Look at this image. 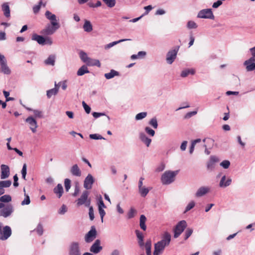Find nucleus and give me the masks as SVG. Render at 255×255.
<instances>
[{"label":"nucleus","instance_id":"1","mask_svg":"<svg viewBox=\"0 0 255 255\" xmlns=\"http://www.w3.org/2000/svg\"><path fill=\"white\" fill-rule=\"evenodd\" d=\"M170 241V235L168 233L165 232L162 237V240L154 244V251L162 254L165 247L169 245Z\"/></svg>","mask_w":255,"mask_h":255},{"label":"nucleus","instance_id":"2","mask_svg":"<svg viewBox=\"0 0 255 255\" xmlns=\"http://www.w3.org/2000/svg\"><path fill=\"white\" fill-rule=\"evenodd\" d=\"M178 172V170L174 171L168 170L164 172L161 177V181L162 184L168 185L174 182Z\"/></svg>","mask_w":255,"mask_h":255},{"label":"nucleus","instance_id":"3","mask_svg":"<svg viewBox=\"0 0 255 255\" xmlns=\"http://www.w3.org/2000/svg\"><path fill=\"white\" fill-rule=\"evenodd\" d=\"M89 192L88 191H84L81 196L76 200L77 206L84 205L87 207H89L91 204V199L89 198Z\"/></svg>","mask_w":255,"mask_h":255},{"label":"nucleus","instance_id":"4","mask_svg":"<svg viewBox=\"0 0 255 255\" xmlns=\"http://www.w3.org/2000/svg\"><path fill=\"white\" fill-rule=\"evenodd\" d=\"M0 216L7 218L10 216L14 211L13 207L11 204L5 206L2 203H0Z\"/></svg>","mask_w":255,"mask_h":255},{"label":"nucleus","instance_id":"5","mask_svg":"<svg viewBox=\"0 0 255 255\" xmlns=\"http://www.w3.org/2000/svg\"><path fill=\"white\" fill-rule=\"evenodd\" d=\"M0 72L6 75H9L11 70L7 66L6 60L3 55L0 53Z\"/></svg>","mask_w":255,"mask_h":255},{"label":"nucleus","instance_id":"6","mask_svg":"<svg viewBox=\"0 0 255 255\" xmlns=\"http://www.w3.org/2000/svg\"><path fill=\"white\" fill-rule=\"evenodd\" d=\"M45 16L46 18L50 21L49 24L56 27L58 28H60V25L59 22V19L57 18L55 14H53L49 10H47L45 13Z\"/></svg>","mask_w":255,"mask_h":255},{"label":"nucleus","instance_id":"7","mask_svg":"<svg viewBox=\"0 0 255 255\" xmlns=\"http://www.w3.org/2000/svg\"><path fill=\"white\" fill-rule=\"evenodd\" d=\"M11 235V228L8 226H5L2 228V224L0 223V240L2 241L6 240Z\"/></svg>","mask_w":255,"mask_h":255},{"label":"nucleus","instance_id":"8","mask_svg":"<svg viewBox=\"0 0 255 255\" xmlns=\"http://www.w3.org/2000/svg\"><path fill=\"white\" fill-rule=\"evenodd\" d=\"M187 226L186 222L185 220H182L178 223L174 230V237L178 238L183 232Z\"/></svg>","mask_w":255,"mask_h":255},{"label":"nucleus","instance_id":"9","mask_svg":"<svg viewBox=\"0 0 255 255\" xmlns=\"http://www.w3.org/2000/svg\"><path fill=\"white\" fill-rule=\"evenodd\" d=\"M197 17L200 18L214 19V15L211 8L204 9L200 10L197 15Z\"/></svg>","mask_w":255,"mask_h":255},{"label":"nucleus","instance_id":"10","mask_svg":"<svg viewBox=\"0 0 255 255\" xmlns=\"http://www.w3.org/2000/svg\"><path fill=\"white\" fill-rule=\"evenodd\" d=\"M97 237V231L95 226H92L90 230L86 234L85 241L87 243L93 242Z\"/></svg>","mask_w":255,"mask_h":255},{"label":"nucleus","instance_id":"11","mask_svg":"<svg viewBox=\"0 0 255 255\" xmlns=\"http://www.w3.org/2000/svg\"><path fill=\"white\" fill-rule=\"evenodd\" d=\"M178 48L169 51L166 54V61L169 64H171L176 58Z\"/></svg>","mask_w":255,"mask_h":255},{"label":"nucleus","instance_id":"12","mask_svg":"<svg viewBox=\"0 0 255 255\" xmlns=\"http://www.w3.org/2000/svg\"><path fill=\"white\" fill-rule=\"evenodd\" d=\"M69 255H81L80 247L78 243L73 242L69 247Z\"/></svg>","mask_w":255,"mask_h":255},{"label":"nucleus","instance_id":"13","mask_svg":"<svg viewBox=\"0 0 255 255\" xmlns=\"http://www.w3.org/2000/svg\"><path fill=\"white\" fill-rule=\"evenodd\" d=\"M56 27L48 24L43 29L40 33L45 35H51L55 33V32L58 29Z\"/></svg>","mask_w":255,"mask_h":255},{"label":"nucleus","instance_id":"14","mask_svg":"<svg viewBox=\"0 0 255 255\" xmlns=\"http://www.w3.org/2000/svg\"><path fill=\"white\" fill-rule=\"evenodd\" d=\"M244 65L246 66L247 71H252L255 70V59L250 58L244 62Z\"/></svg>","mask_w":255,"mask_h":255},{"label":"nucleus","instance_id":"15","mask_svg":"<svg viewBox=\"0 0 255 255\" xmlns=\"http://www.w3.org/2000/svg\"><path fill=\"white\" fill-rule=\"evenodd\" d=\"M211 188L209 186H201L198 189L196 193L195 197L197 198L205 196L210 192Z\"/></svg>","mask_w":255,"mask_h":255},{"label":"nucleus","instance_id":"16","mask_svg":"<svg viewBox=\"0 0 255 255\" xmlns=\"http://www.w3.org/2000/svg\"><path fill=\"white\" fill-rule=\"evenodd\" d=\"M94 182V179L93 176L89 174L85 178L84 181V187L87 190L91 189Z\"/></svg>","mask_w":255,"mask_h":255},{"label":"nucleus","instance_id":"17","mask_svg":"<svg viewBox=\"0 0 255 255\" xmlns=\"http://www.w3.org/2000/svg\"><path fill=\"white\" fill-rule=\"evenodd\" d=\"M25 122L29 125V128L32 132L35 133L38 127L36 121L33 117H29L25 120Z\"/></svg>","mask_w":255,"mask_h":255},{"label":"nucleus","instance_id":"18","mask_svg":"<svg viewBox=\"0 0 255 255\" xmlns=\"http://www.w3.org/2000/svg\"><path fill=\"white\" fill-rule=\"evenodd\" d=\"M103 248L101 246V241L98 239L95 241L90 249V251L94 254H98L102 250Z\"/></svg>","mask_w":255,"mask_h":255},{"label":"nucleus","instance_id":"19","mask_svg":"<svg viewBox=\"0 0 255 255\" xmlns=\"http://www.w3.org/2000/svg\"><path fill=\"white\" fill-rule=\"evenodd\" d=\"M1 169V174H0V178L2 179H4L7 178L9 177L10 174L9 168V167L5 164H2L0 166Z\"/></svg>","mask_w":255,"mask_h":255},{"label":"nucleus","instance_id":"20","mask_svg":"<svg viewBox=\"0 0 255 255\" xmlns=\"http://www.w3.org/2000/svg\"><path fill=\"white\" fill-rule=\"evenodd\" d=\"M219 161L217 157L214 156H211L210 160L207 164V168L209 171H213L215 167V163Z\"/></svg>","mask_w":255,"mask_h":255},{"label":"nucleus","instance_id":"21","mask_svg":"<svg viewBox=\"0 0 255 255\" xmlns=\"http://www.w3.org/2000/svg\"><path fill=\"white\" fill-rule=\"evenodd\" d=\"M1 10L5 17L9 18L10 17V7L8 2H5L1 4Z\"/></svg>","mask_w":255,"mask_h":255},{"label":"nucleus","instance_id":"22","mask_svg":"<svg viewBox=\"0 0 255 255\" xmlns=\"http://www.w3.org/2000/svg\"><path fill=\"white\" fill-rule=\"evenodd\" d=\"M139 138L141 141L145 144L147 147H149L151 142V139L148 138L145 133L141 132L139 134Z\"/></svg>","mask_w":255,"mask_h":255},{"label":"nucleus","instance_id":"23","mask_svg":"<svg viewBox=\"0 0 255 255\" xmlns=\"http://www.w3.org/2000/svg\"><path fill=\"white\" fill-rule=\"evenodd\" d=\"M31 39L33 41H36L40 45H44L45 44V38L36 33L32 34Z\"/></svg>","mask_w":255,"mask_h":255},{"label":"nucleus","instance_id":"24","mask_svg":"<svg viewBox=\"0 0 255 255\" xmlns=\"http://www.w3.org/2000/svg\"><path fill=\"white\" fill-rule=\"evenodd\" d=\"M232 182V179L231 178H228L226 179V176L224 175L219 183V186L220 187L225 188L229 186Z\"/></svg>","mask_w":255,"mask_h":255},{"label":"nucleus","instance_id":"25","mask_svg":"<svg viewBox=\"0 0 255 255\" xmlns=\"http://www.w3.org/2000/svg\"><path fill=\"white\" fill-rule=\"evenodd\" d=\"M71 174L75 176H80L81 175V171L77 164L73 165L70 169Z\"/></svg>","mask_w":255,"mask_h":255},{"label":"nucleus","instance_id":"26","mask_svg":"<svg viewBox=\"0 0 255 255\" xmlns=\"http://www.w3.org/2000/svg\"><path fill=\"white\" fill-rule=\"evenodd\" d=\"M54 193L60 198L63 193V188L61 184H58L53 189Z\"/></svg>","mask_w":255,"mask_h":255},{"label":"nucleus","instance_id":"27","mask_svg":"<svg viewBox=\"0 0 255 255\" xmlns=\"http://www.w3.org/2000/svg\"><path fill=\"white\" fill-rule=\"evenodd\" d=\"M84 30L87 32H90L93 30V26L91 22L88 20H85L83 26Z\"/></svg>","mask_w":255,"mask_h":255},{"label":"nucleus","instance_id":"28","mask_svg":"<svg viewBox=\"0 0 255 255\" xmlns=\"http://www.w3.org/2000/svg\"><path fill=\"white\" fill-rule=\"evenodd\" d=\"M135 234L138 239V243L140 247H143L144 245L143 243V236L142 233L138 230L135 231Z\"/></svg>","mask_w":255,"mask_h":255},{"label":"nucleus","instance_id":"29","mask_svg":"<svg viewBox=\"0 0 255 255\" xmlns=\"http://www.w3.org/2000/svg\"><path fill=\"white\" fill-rule=\"evenodd\" d=\"M55 62V56L54 55H50L44 61V63L47 65L54 66Z\"/></svg>","mask_w":255,"mask_h":255},{"label":"nucleus","instance_id":"30","mask_svg":"<svg viewBox=\"0 0 255 255\" xmlns=\"http://www.w3.org/2000/svg\"><path fill=\"white\" fill-rule=\"evenodd\" d=\"M146 221V217L144 215H141L140 217L139 226L140 228L143 231H145L146 229V226L145 225Z\"/></svg>","mask_w":255,"mask_h":255},{"label":"nucleus","instance_id":"31","mask_svg":"<svg viewBox=\"0 0 255 255\" xmlns=\"http://www.w3.org/2000/svg\"><path fill=\"white\" fill-rule=\"evenodd\" d=\"M119 75V73L118 72L114 70H111L109 73H105L104 76L107 79H110L116 76Z\"/></svg>","mask_w":255,"mask_h":255},{"label":"nucleus","instance_id":"32","mask_svg":"<svg viewBox=\"0 0 255 255\" xmlns=\"http://www.w3.org/2000/svg\"><path fill=\"white\" fill-rule=\"evenodd\" d=\"M150 189H148L145 186L141 187L138 188V192L141 197H145L148 193Z\"/></svg>","mask_w":255,"mask_h":255},{"label":"nucleus","instance_id":"33","mask_svg":"<svg viewBox=\"0 0 255 255\" xmlns=\"http://www.w3.org/2000/svg\"><path fill=\"white\" fill-rule=\"evenodd\" d=\"M89 71L87 67L85 65H83L77 71V75L78 76H82L86 73H89Z\"/></svg>","mask_w":255,"mask_h":255},{"label":"nucleus","instance_id":"34","mask_svg":"<svg viewBox=\"0 0 255 255\" xmlns=\"http://www.w3.org/2000/svg\"><path fill=\"white\" fill-rule=\"evenodd\" d=\"M59 90V87H55L53 89L47 91V96L48 98H50L53 95H56Z\"/></svg>","mask_w":255,"mask_h":255},{"label":"nucleus","instance_id":"35","mask_svg":"<svg viewBox=\"0 0 255 255\" xmlns=\"http://www.w3.org/2000/svg\"><path fill=\"white\" fill-rule=\"evenodd\" d=\"M88 66H97L100 67L101 64L98 60L92 59L90 58L88 61L86 63Z\"/></svg>","mask_w":255,"mask_h":255},{"label":"nucleus","instance_id":"36","mask_svg":"<svg viewBox=\"0 0 255 255\" xmlns=\"http://www.w3.org/2000/svg\"><path fill=\"white\" fill-rule=\"evenodd\" d=\"M195 73V70L193 69H187L183 70L181 73L182 77H186L189 74L193 75Z\"/></svg>","mask_w":255,"mask_h":255},{"label":"nucleus","instance_id":"37","mask_svg":"<svg viewBox=\"0 0 255 255\" xmlns=\"http://www.w3.org/2000/svg\"><path fill=\"white\" fill-rule=\"evenodd\" d=\"M25 108L29 111H32L35 118H42L43 117L42 112L38 110H32L31 108L25 107Z\"/></svg>","mask_w":255,"mask_h":255},{"label":"nucleus","instance_id":"38","mask_svg":"<svg viewBox=\"0 0 255 255\" xmlns=\"http://www.w3.org/2000/svg\"><path fill=\"white\" fill-rule=\"evenodd\" d=\"M145 248L147 255H151V241L150 240H147L145 244Z\"/></svg>","mask_w":255,"mask_h":255},{"label":"nucleus","instance_id":"39","mask_svg":"<svg viewBox=\"0 0 255 255\" xmlns=\"http://www.w3.org/2000/svg\"><path fill=\"white\" fill-rule=\"evenodd\" d=\"M146 54L145 51H139L137 54H133L131 56V59H136L144 57Z\"/></svg>","mask_w":255,"mask_h":255},{"label":"nucleus","instance_id":"40","mask_svg":"<svg viewBox=\"0 0 255 255\" xmlns=\"http://www.w3.org/2000/svg\"><path fill=\"white\" fill-rule=\"evenodd\" d=\"M11 201V197L9 195H4L0 197V203H8Z\"/></svg>","mask_w":255,"mask_h":255},{"label":"nucleus","instance_id":"41","mask_svg":"<svg viewBox=\"0 0 255 255\" xmlns=\"http://www.w3.org/2000/svg\"><path fill=\"white\" fill-rule=\"evenodd\" d=\"M43 5V6H45V5H46V3H43V2H42V0H41L39 2H38V4H37V5H34L33 7V12L35 13V14H36L37 13L40 8H41V5Z\"/></svg>","mask_w":255,"mask_h":255},{"label":"nucleus","instance_id":"42","mask_svg":"<svg viewBox=\"0 0 255 255\" xmlns=\"http://www.w3.org/2000/svg\"><path fill=\"white\" fill-rule=\"evenodd\" d=\"M129 40V39H123L119 40V41H114L113 42L110 43L106 45L105 46V48L106 49L110 48L114 46V45H116V44H118L119 43H121V42H123V41Z\"/></svg>","mask_w":255,"mask_h":255},{"label":"nucleus","instance_id":"43","mask_svg":"<svg viewBox=\"0 0 255 255\" xmlns=\"http://www.w3.org/2000/svg\"><path fill=\"white\" fill-rule=\"evenodd\" d=\"M11 185V181L9 180L0 181V187L4 188L9 187Z\"/></svg>","mask_w":255,"mask_h":255},{"label":"nucleus","instance_id":"44","mask_svg":"<svg viewBox=\"0 0 255 255\" xmlns=\"http://www.w3.org/2000/svg\"><path fill=\"white\" fill-rule=\"evenodd\" d=\"M80 57L81 59L84 62L86 63L88 60L90 59V58L88 56L86 53L83 51H81L80 52Z\"/></svg>","mask_w":255,"mask_h":255},{"label":"nucleus","instance_id":"45","mask_svg":"<svg viewBox=\"0 0 255 255\" xmlns=\"http://www.w3.org/2000/svg\"><path fill=\"white\" fill-rule=\"evenodd\" d=\"M147 116V113L146 112H141L137 114L135 117V119L136 120H141L144 118H145Z\"/></svg>","mask_w":255,"mask_h":255},{"label":"nucleus","instance_id":"46","mask_svg":"<svg viewBox=\"0 0 255 255\" xmlns=\"http://www.w3.org/2000/svg\"><path fill=\"white\" fill-rule=\"evenodd\" d=\"M149 125L152 126L154 128L156 129L158 127V123L157 119L155 118H152L149 122Z\"/></svg>","mask_w":255,"mask_h":255},{"label":"nucleus","instance_id":"47","mask_svg":"<svg viewBox=\"0 0 255 255\" xmlns=\"http://www.w3.org/2000/svg\"><path fill=\"white\" fill-rule=\"evenodd\" d=\"M187 26L189 29H195L198 26L194 21L190 20L187 22Z\"/></svg>","mask_w":255,"mask_h":255},{"label":"nucleus","instance_id":"48","mask_svg":"<svg viewBox=\"0 0 255 255\" xmlns=\"http://www.w3.org/2000/svg\"><path fill=\"white\" fill-rule=\"evenodd\" d=\"M90 138L93 139H105V138L103 137L102 135L99 134L95 133V134H91L89 135Z\"/></svg>","mask_w":255,"mask_h":255},{"label":"nucleus","instance_id":"49","mask_svg":"<svg viewBox=\"0 0 255 255\" xmlns=\"http://www.w3.org/2000/svg\"><path fill=\"white\" fill-rule=\"evenodd\" d=\"M195 203L194 202V201H190L188 204L187 205V206L186 207V208H185V212H187L189 211H190V210H191L192 208H194V207L195 206Z\"/></svg>","mask_w":255,"mask_h":255},{"label":"nucleus","instance_id":"50","mask_svg":"<svg viewBox=\"0 0 255 255\" xmlns=\"http://www.w3.org/2000/svg\"><path fill=\"white\" fill-rule=\"evenodd\" d=\"M145 131L147 134L151 136H153L155 135V131L148 127L145 128Z\"/></svg>","mask_w":255,"mask_h":255},{"label":"nucleus","instance_id":"51","mask_svg":"<svg viewBox=\"0 0 255 255\" xmlns=\"http://www.w3.org/2000/svg\"><path fill=\"white\" fill-rule=\"evenodd\" d=\"M64 185L66 191L68 192L71 187V180L68 178L65 179L64 180Z\"/></svg>","mask_w":255,"mask_h":255},{"label":"nucleus","instance_id":"52","mask_svg":"<svg viewBox=\"0 0 255 255\" xmlns=\"http://www.w3.org/2000/svg\"><path fill=\"white\" fill-rule=\"evenodd\" d=\"M30 203V200L29 196L28 195H26L25 194V198L21 202V205H29Z\"/></svg>","mask_w":255,"mask_h":255},{"label":"nucleus","instance_id":"53","mask_svg":"<svg viewBox=\"0 0 255 255\" xmlns=\"http://www.w3.org/2000/svg\"><path fill=\"white\" fill-rule=\"evenodd\" d=\"M220 165L224 169H227L230 165V162L229 160H225L220 163Z\"/></svg>","mask_w":255,"mask_h":255},{"label":"nucleus","instance_id":"54","mask_svg":"<svg viewBox=\"0 0 255 255\" xmlns=\"http://www.w3.org/2000/svg\"><path fill=\"white\" fill-rule=\"evenodd\" d=\"M88 207L89 208V218H90V220L93 221L95 218L93 208L92 206H90Z\"/></svg>","mask_w":255,"mask_h":255},{"label":"nucleus","instance_id":"55","mask_svg":"<svg viewBox=\"0 0 255 255\" xmlns=\"http://www.w3.org/2000/svg\"><path fill=\"white\" fill-rule=\"evenodd\" d=\"M116 0H107L105 3L109 7H113L116 4Z\"/></svg>","mask_w":255,"mask_h":255},{"label":"nucleus","instance_id":"56","mask_svg":"<svg viewBox=\"0 0 255 255\" xmlns=\"http://www.w3.org/2000/svg\"><path fill=\"white\" fill-rule=\"evenodd\" d=\"M35 231L39 236H41L43 232L42 225L41 224H39Z\"/></svg>","mask_w":255,"mask_h":255},{"label":"nucleus","instance_id":"57","mask_svg":"<svg viewBox=\"0 0 255 255\" xmlns=\"http://www.w3.org/2000/svg\"><path fill=\"white\" fill-rule=\"evenodd\" d=\"M135 213L136 211L134 209L131 208L128 213V218L131 219L133 218L134 216Z\"/></svg>","mask_w":255,"mask_h":255},{"label":"nucleus","instance_id":"58","mask_svg":"<svg viewBox=\"0 0 255 255\" xmlns=\"http://www.w3.org/2000/svg\"><path fill=\"white\" fill-rule=\"evenodd\" d=\"M27 172H26V164H24L22 166V168L21 170V174H22V177L23 179L25 180V177L26 175Z\"/></svg>","mask_w":255,"mask_h":255},{"label":"nucleus","instance_id":"59","mask_svg":"<svg viewBox=\"0 0 255 255\" xmlns=\"http://www.w3.org/2000/svg\"><path fill=\"white\" fill-rule=\"evenodd\" d=\"M193 230L190 228H188L185 233V239L187 240L192 234Z\"/></svg>","mask_w":255,"mask_h":255},{"label":"nucleus","instance_id":"60","mask_svg":"<svg viewBox=\"0 0 255 255\" xmlns=\"http://www.w3.org/2000/svg\"><path fill=\"white\" fill-rule=\"evenodd\" d=\"M104 209V208H98V211H99V214H100L102 222H103V218L106 214V212Z\"/></svg>","mask_w":255,"mask_h":255},{"label":"nucleus","instance_id":"61","mask_svg":"<svg viewBox=\"0 0 255 255\" xmlns=\"http://www.w3.org/2000/svg\"><path fill=\"white\" fill-rule=\"evenodd\" d=\"M82 105L86 113L89 114L91 112V108L84 101L82 102Z\"/></svg>","mask_w":255,"mask_h":255},{"label":"nucleus","instance_id":"62","mask_svg":"<svg viewBox=\"0 0 255 255\" xmlns=\"http://www.w3.org/2000/svg\"><path fill=\"white\" fill-rule=\"evenodd\" d=\"M67 212V207L65 205H63L59 209L58 213L60 214H64Z\"/></svg>","mask_w":255,"mask_h":255},{"label":"nucleus","instance_id":"63","mask_svg":"<svg viewBox=\"0 0 255 255\" xmlns=\"http://www.w3.org/2000/svg\"><path fill=\"white\" fill-rule=\"evenodd\" d=\"M223 2L222 0H218L216 2H215L213 3L212 5V7L214 8H217L219 6H220L221 5H222Z\"/></svg>","mask_w":255,"mask_h":255},{"label":"nucleus","instance_id":"64","mask_svg":"<svg viewBox=\"0 0 255 255\" xmlns=\"http://www.w3.org/2000/svg\"><path fill=\"white\" fill-rule=\"evenodd\" d=\"M197 111H193L187 113L185 116V118L188 119L191 118L192 116H194L197 114Z\"/></svg>","mask_w":255,"mask_h":255}]
</instances>
